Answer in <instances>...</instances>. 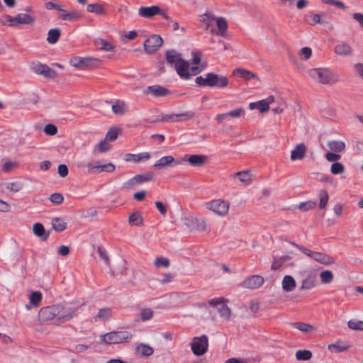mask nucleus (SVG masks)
<instances>
[{"label":"nucleus","instance_id":"49","mask_svg":"<svg viewBox=\"0 0 363 363\" xmlns=\"http://www.w3.org/2000/svg\"><path fill=\"white\" fill-rule=\"evenodd\" d=\"M154 264L157 268H167L170 265L169 259L163 257H157L154 261Z\"/></svg>","mask_w":363,"mask_h":363},{"label":"nucleus","instance_id":"15","mask_svg":"<svg viewBox=\"0 0 363 363\" xmlns=\"http://www.w3.org/2000/svg\"><path fill=\"white\" fill-rule=\"evenodd\" d=\"M194 113L191 111H188L183 113L179 114H170V115H164L162 116L160 121L164 122H177L180 121L189 120L193 118Z\"/></svg>","mask_w":363,"mask_h":363},{"label":"nucleus","instance_id":"37","mask_svg":"<svg viewBox=\"0 0 363 363\" xmlns=\"http://www.w3.org/2000/svg\"><path fill=\"white\" fill-rule=\"evenodd\" d=\"M328 146L331 151L340 152L345 148V143L341 140H330L328 143Z\"/></svg>","mask_w":363,"mask_h":363},{"label":"nucleus","instance_id":"21","mask_svg":"<svg viewBox=\"0 0 363 363\" xmlns=\"http://www.w3.org/2000/svg\"><path fill=\"white\" fill-rule=\"evenodd\" d=\"M216 23L218 30H216L214 28L211 29L212 34L219 35L223 37L225 36L226 30L228 29V23L226 20L223 17L216 18Z\"/></svg>","mask_w":363,"mask_h":363},{"label":"nucleus","instance_id":"45","mask_svg":"<svg viewBox=\"0 0 363 363\" xmlns=\"http://www.w3.org/2000/svg\"><path fill=\"white\" fill-rule=\"evenodd\" d=\"M210 306L216 308L218 311H221L223 308L227 307L228 306L225 303L224 299L221 297L212 298L208 301Z\"/></svg>","mask_w":363,"mask_h":363},{"label":"nucleus","instance_id":"25","mask_svg":"<svg viewBox=\"0 0 363 363\" xmlns=\"http://www.w3.org/2000/svg\"><path fill=\"white\" fill-rule=\"evenodd\" d=\"M233 74L240 77L246 81L252 79H258L257 74H255L254 72L241 67L235 69L233 72Z\"/></svg>","mask_w":363,"mask_h":363},{"label":"nucleus","instance_id":"48","mask_svg":"<svg viewBox=\"0 0 363 363\" xmlns=\"http://www.w3.org/2000/svg\"><path fill=\"white\" fill-rule=\"evenodd\" d=\"M312 352L309 350H298L296 352V358L298 361H306L311 359Z\"/></svg>","mask_w":363,"mask_h":363},{"label":"nucleus","instance_id":"33","mask_svg":"<svg viewBox=\"0 0 363 363\" xmlns=\"http://www.w3.org/2000/svg\"><path fill=\"white\" fill-rule=\"evenodd\" d=\"M207 158V156L202 155H191L188 158V162L194 167H201L206 163Z\"/></svg>","mask_w":363,"mask_h":363},{"label":"nucleus","instance_id":"28","mask_svg":"<svg viewBox=\"0 0 363 363\" xmlns=\"http://www.w3.org/2000/svg\"><path fill=\"white\" fill-rule=\"evenodd\" d=\"M96 60L93 58H82V57H74L70 60V65L72 67H77L79 69H84L90 65V62Z\"/></svg>","mask_w":363,"mask_h":363},{"label":"nucleus","instance_id":"61","mask_svg":"<svg viewBox=\"0 0 363 363\" xmlns=\"http://www.w3.org/2000/svg\"><path fill=\"white\" fill-rule=\"evenodd\" d=\"M44 131L48 135H54L57 133V128L53 124H48L44 128Z\"/></svg>","mask_w":363,"mask_h":363},{"label":"nucleus","instance_id":"58","mask_svg":"<svg viewBox=\"0 0 363 363\" xmlns=\"http://www.w3.org/2000/svg\"><path fill=\"white\" fill-rule=\"evenodd\" d=\"M6 188L10 191L17 192L23 188V184L21 182H11L7 184Z\"/></svg>","mask_w":363,"mask_h":363},{"label":"nucleus","instance_id":"27","mask_svg":"<svg viewBox=\"0 0 363 363\" xmlns=\"http://www.w3.org/2000/svg\"><path fill=\"white\" fill-rule=\"evenodd\" d=\"M281 286L284 291L291 292L296 287V283L292 276L286 275L282 279Z\"/></svg>","mask_w":363,"mask_h":363},{"label":"nucleus","instance_id":"29","mask_svg":"<svg viewBox=\"0 0 363 363\" xmlns=\"http://www.w3.org/2000/svg\"><path fill=\"white\" fill-rule=\"evenodd\" d=\"M135 350L137 353L143 357H150L154 352V350L152 347L144 343H139L136 345Z\"/></svg>","mask_w":363,"mask_h":363},{"label":"nucleus","instance_id":"20","mask_svg":"<svg viewBox=\"0 0 363 363\" xmlns=\"http://www.w3.org/2000/svg\"><path fill=\"white\" fill-rule=\"evenodd\" d=\"M306 150L307 148L304 143L297 144L291 152V160L295 161L303 159Z\"/></svg>","mask_w":363,"mask_h":363},{"label":"nucleus","instance_id":"10","mask_svg":"<svg viewBox=\"0 0 363 363\" xmlns=\"http://www.w3.org/2000/svg\"><path fill=\"white\" fill-rule=\"evenodd\" d=\"M30 69L34 73L43 75L46 78L54 79L57 76V73L55 70L52 69L47 65L39 62H32Z\"/></svg>","mask_w":363,"mask_h":363},{"label":"nucleus","instance_id":"52","mask_svg":"<svg viewBox=\"0 0 363 363\" xmlns=\"http://www.w3.org/2000/svg\"><path fill=\"white\" fill-rule=\"evenodd\" d=\"M119 132H120V130L118 128H111L107 132L106 137H105V140H106L107 141H113V140H116Z\"/></svg>","mask_w":363,"mask_h":363},{"label":"nucleus","instance_id":"11","mask_svg":"<svg viewBox=\"0 0 363 363\" xmlns=\"http://www.w3.org/2000/svg\"><path fill=\"white\" fill-rule=\"evenodd\" d=\"M162 42L160 36L152 35L144 42V48L147 53L152 54L161 47Z\"/></svg>","mask_w":363,"mask_h":363},{"label":"nucleus","instance_id":"47","mask_svg":"<svg viewBox=\"0 0 363 363\" xmlns=\"http://www.w3.org/2000/svg\"><path fill=\"white\" fill-rule=\"evenodd\" d=\"M86 10L88 12L94 13L96 14H104L105 13L102 5L97 3L88 4Z\"/></svg>","mask_w":363,"mask_h":363},{"label":"nucleus","instance_id":"32","mask_svg":"<svg viewBox=\"0 0 363 363\" xmlns=\"http://www.w3.org/2000/svg\"><path fill=\"white\" fill-rule=\"evenodd\" d=\"M112 315V309L111 308H104L99 311L94 319L95 322L106 321Z\"/></svg>","mask_w":363,"mask_h":363},{"label":"nucleus","instance_id":"57","mask_svg":"<svg viewBox=\"0 0 363 363\" xmlns=\"http://www.w3.org/2000/svg\"><path fill=\"white\" fill-rule=\"evenodd\" d=\"M245 113V110L242 108H238L228 112V117L233 118H238Z\"/></svg>","mask_w":363,"mask_h":363},{"label":"nucleus","instance_id":"40","mask_svg":"<svg viewBox=\"0 0 363 363\" xmlns=\"http://www.w3.org/2000/svg\"><path fill=\"white\" fill-rule=\"evenodd\" d=\"M52 226L56 232H62L66 229L67 223L63 218H55L52 220Z\"/></svg>","mask_w":363,"mask_h":363},{"label":"nucleus","instance_id":"42","mask_svg":"<svg viewBox=\"0 0 363 363\" xmlns=\"http://www.w3.org/2000/svg\"><path fill=\"white\" fill-rule=\"evenodd\" d=\"M319 276L320 281L323 284H330L334 279L333 273L330 270L322 271Z\"/></svg>","mask_w":363,"mask_h":363},{"label":"nucleus","instance_id":"38","mask_svg":"<svg viewBox=\"0 0 363 363\" xmlns=\"http://www.w3.org/2000/svg\"><path fill=\"white\" fill-rule=\"evenodd\" d=\"M274 101V97L273 96H270L265 99L261 100L258 101V110L261 113H264L267 111L269 108V105Z\"/></svg>","mask_w":363,"mask_h":363},{"label":"nucleus","instance_id":"36","mask_svg":"<svg viewBox=\"0 0 363 363\" xmlns=\"http://www.w3.org/2000/svg\"><path fill=\"white\" fill-rule=\"evenodd\" d=\"M350 347L345 342L337 341L328 345V350L332 352H341L347 350Z\"/></svg>","mask_w":363,"mask_h":363},{"label":"nucleus","instance_id":"4","mask_svg":"<svg viewBox=\"0 0 363 363\" xmlns=\"http://www.w3.org/2000/svg\"><path fill=\"white\" fill-rule=\"evenodd\" d=\"M196 83L202 86L225 88L228 85V79L224 75L214 72L207 73L205 77L199 76L195 79Z\"/></svg>","mask_w":363,"mask_h":363},{"label":"nucleus","instance_id":"35","mask_svg":"<svg viewBox=\"0 0 363 363\" xmlns=\"http://www.w3.org/2000/svg\"><path fill=\"white\" fill-rule=\"evenodd\" d=\"M292 326L296 329H298V330L306 333H313L316 330L313 325L301 322L294 323H292Z\"/></svg>","mask_w":363,"mask_h":363},{"label":"nucleus","instance_id":"17","mask_svg":"<svg viewBox=\"0 0 363 363\" xmlns=\"http://www.w3.org/2000/svg\"><path fill=\"white\" fill-rule=\"evenodd\" d=\"M143 94L145 95L150 94L155 97H161L168 95L169 91L160 85H152L147 86V88L143 91Z\"/></svg>","mask_w":363,"mask_h":363},{"label":"nucleus","instance_id":"3","mask_svg":"<svg viewBox=\"0 0 363 363\" xmlns=\"http://www.w3.org/2000/svg\"><path fill=\"white\" fill-rule=\"evenodd\" d=\"M308 74L315 82L321 84H334L339 82V76L327 67L310 69Z\"/></svg>","mask_w":363,"mask_h":363},{"label":"nucleus","instance_id":"1","mask_svg":"<svg viewBox=\"0 0 363 363\" xmlns=\"http://www.w3.org/2000/svg\"><path fill=\"white\" fill-rule=\"evenodd\" d=\"M191 65L187 61L181 58L180 54L174 50L166 52V60L169 64H174L176 71L183 79H189L191 75H196L201 72L206 65L201 64V54L198 52H192Z\"/></svg>","mask_w":363,"mask_h":363},{"label":"nucleus","instance_id":"50","mask_svg":"<svg viewBox=\"0 0 363 363\" xmlns=\"http://www.w3.org/2000/svg\"><path fill=\"white\" fill-rule=\"evenodd\" d=\"M0 22L4 26L16 27L14 16H11L9 15L1 16H0Z\"/></svg>","mask_w":363,"mask_h":363},{"label":"nucleus","instance_id":"63","mask_svg":"<svg viewBox=\"0 0 363 363\" xmlns=\"http://www.w3.org/2000/svg\"><path fill=\"white\" fill-rule=\"evenodd\" d=\"M220 317L224 320H228L230 318L231 312L228 306L223 308L221 311H218Z\"/></svg>","mask_w":363,"mask_h":363},{"label":"nucleus","instance_id":"60","mask_svg":"<svg viewBox=\"0 0 363 363\" xmlns=\"http://www.w3.org/2000/svg\"><path fill=\"white\" fill-rule=\"evenodd\" d=\"M50 201L55 204H60L64 201L63 196L60 193H55L50 196Z\"/></svg>","mask_w":363,"mask_h":363},{"label":"nucleus","instance_id":"56","mask_svg":"<svg viewBox=\"0 0 363 363\" xmlns=\"http://www.w3.org/2000/svg\"><path fill=\"white\" fill-rule=\"evenodd\" d=\"M347 325L352 330L363 331V321L351 320L348 321Z\"/></svg>","mask_w":363,"mask_h":363},{"label":"nucleus","instance_id":"8","mask_svg":"<svg viewBox=\"0 0 363 363\" xmlns=\"http://www.w3.org/2000/svg\"><path fill=\"white\" fill-rule=\"evenodd\" d=\"M204 206L206 209L213 211L218 216H225L229 211L230 204L228 201L222 199H214L206 202Z\"/></svg>","mask_w":363,"mask_h":363},{"label":"nucleus","instance_id":"14","mask_svg":"<svg viewBox=\"0 0 363 363\" xmlns=\"http://www.w3.org/2000/svg\"><path fill=\"white\" fill-rule=\"evenodd\" d=\"M264 282V279L262 276L252 275L246 278L241 286L244 288L250 289H255L260 287Z\"/></svg>","mask_w":363,"mask_h":363},{"label":"nucleus","instance_id":"16","mask_svg":"<svg viewBox=\"0 0 363 363\" xmlns=\"http://www.w3.org/2000/svg\"><path fill=\"white\" fill-rule=\"evenodd\" d=\"M317 284V275L314 272H308L301 281V290H310Z\"/></svg>","mask_w":363,"mask_h":363},{"label":"nucleus","instance_id":"43","mask_svg":"<svg viewBox=\"0 0 363 363\" xmlns=\"http://www.w3.org/2000/svg\"><path fill=\"white\" fill-rule=\"evenodd\" d=\"M28 298L30 305L38 307L42 301V294L38 291H33Z\"/></svg>","mask_w":363,"mask_h":363},{"label":"nucleus","instance_id":"31","mask_svg":"<svg viewBox=\"0 0 363 363\" xmlns=\"http://www.w3.org/2000/svg\"><path fill=\"white\" fill-rule=\"evenodd\" d=\"M33 233L38 238H40L41 240L45 241L48 236L49 233H45V230L44 226L40 223H36L33 226Z\"/></svg>","mask_w":363,"mask_h":363},{"label":"nucleus","instance_id":"2","mask_svg":"<svg viewBox=\"0 0 363 363\" xmlns=\"http://www.w3.org/2000/svg\"><path fill=\"white\" fill-rule=\"evenodd\" d=\"M78 306L72 303L43 307L38 312L40 321H48L57 316V323L67 322L77 315Z\"/></svg>","mask_w":363,"mask_h":363},{"label":"nucleus","instance_id":"44","mask_svg":"<svg viewBox=\"0 0 363 363\" xmlns=\"http://www.w3.org/2000/svg\"><path fill=\"white\" fill-rule=\"evenodd\" d=\"M60 36V30L58 28H52L48 31L47 40L50 44H55Z\"/></svg>","mask_w":363,"mask_h":363},{"label":"nucleus","instance_id":"30","mask_svg":"<svg viewBox=\"0 0 363 363\" xmlns=\"http://www.w3.org/2000/svg\"><path fill=\"white\" fill-rule=\"evenodd\" d=\"M190 227L192 230L202 232L207 229V222L203 218H194L191 220Z\"/></svg>","mask_w":363,"mask_h":363},{"label":"nucleus","instance_id":"53","mask_svg":"<svg viewBox=\"0 0 363 363\" xmlns=\"http://www.w3.org/2000/svg\"><path fill=\"white\" fill-rule=\"evenodd\" d=\"M319 197H320V203L319 207L320 208L323 209L325 208L328 201V194L326 191L321 190L319 193Z\"/></svg>","mask_w":363,"mask_h":363},{"label":"nucleus","instance_id":"22","mask_svg":"<svg viewBox=\"0 0 363 363\" xmlns=\"http://www.w3.org/2000/svg\"><path fill=\"white\" fill-rule=\"evenodd\" d=\"M335 52L340 56H350L352 55V49L350 44L345 42H340L335 46Z\"/></svg>","mask_w":363,"mask_h":363},{"label":"nucleus","instance_id":"13","mask_svg":"<svg viewBox=\"0 0 363 363\" xmlns=\"http://www.w3.org/2000/svg\"><path fill=\"white\" fill-rule=\"evenodd\" d=\"M88 171L90 173H99L101 172H113L115 170V166L112 163L101 164L99 162L89 163L87 164Z\"/></svg>","mask_w":363,"mask_h":363},{"label":"nucleus","instance_id":"26","mask_svg":"<svg viewBox=\"0 0 363 363\" xmlns=\"http://www.w3.org/2000/svg\"><path fill=\"white\" fill-rule=\"evenodd\" d=\"M14 19L16 21V27L19 24L33 25L35 21L34 17L27 13L17 14L14 16Z\"/></svg>","mask_w":363,"mask_h":363},{"label":"nucleus","instance_id":"41","mask_svg":"<svg viewBox=\"0 0 363 363\" xmlns=\"http://www.w3.org/2000/svg\"><path fill=\"white\" fill-rule=\"evenodd\" d=\"M95 43L100 50L105 52H111L114 50V46L104 39H98L96 40Z\"/></svg>","mask_w":363,"mask_h":363},{"label":"nucleus","instance_id":"51","mask_svg":"<svg viewBox=\"0 0 363 363\" xmlns=\"http://www.w3.org/2000/svg\"><path fill=\"white\" fill-rule=\"evenodd\" d=\"M138 184H140L142 183L150 182L153 178V173L151 172H145L142 174H138L135 176Z\"/></svg>","mask_w":363,"mask_h":363},{"label":"nucleus","instance_id":"64","mask_svg":"<svg viewBox=\"0 0 363 363\" xmlns=\"http://www.w3.org/2000/svg\"><path fill=\"white\" fill-rule=\"evenodd\" d=\"M315 206V202L308 201L300 203V205L298 206V208L301 210L307 211L313 208Z\"/></svg>","mask_w":363,"mask_h":363},{"label":"nucleus","instance_id":"9","mask_svg":"<svg viewBox=\"0 0 363 363\" xmlns=\"http://www.w3.org/2000/svg\"><path fill=\"white\" fill-rule=\"evenodd\" d=\"M138 15L143 18H151L156 15H161L165 19H169V16L162 9L156 5L151 6H141L138 9Z\"/></svg>","mask_w":363,"mask_h":363},{"label":"nucleus","instance_id":"59","mask_svg":"<svg viewBox=\"0 0 363 363\" xmlns=\"http://www.w3.org/2000/svg\"><path fill=\"white\" fill-rule=\"evenodd\" d=\"M299 55L303 57V60H308L311 57L312 50L308 47H304L301 49Z\"/></svg>","mask_w":363,"mask_h":363},{"label":"nucleus","instance_id":"39","mask_svg":"<svg viewBox=\"0 0 363 363\" xmlns=\"http://www.w3.org/2000/svg\"><path fill=\"white\" fill-rule=\"evenodd\" d=\"M128 223L130 225L141 226L143 225V218L140 213L135 212L130 215Z\"/></svg>","mask_w":363,"mask_h":363},{"label":"nucleus","instance_id":"23","mask_svg":"<svg viewBox=\"0 0 363 363\" xmlns=\"http://www.w3.org/2000/svg\"><path fill=\"white\" fill-rule=\"evenodd\" d=\"M60 11L61 13L59 18L63 21H74L82 17V14L76 10L67 11L62 7V10H60Z\"/></svg>","mask_w":363,"mask_h":363},{"label":"nucleus","instance_id":"12","mask_svg":"<svg viewBox=\"0 0 363 363\" xmlns=\"http://www.w3.org/2000/svg\"><path fill=\"white\" fill-rule=\"evenodd\" d=\"M230 179L235 183L240 182L245 186L249 185L252 180V173L248 170L240 171L230 176Z\"/></svg>","mask_w":363,"mask_h":363},{"label":"nucleus","instance_id":"7","mask_svg":"<svg viewBox=\"0 0 363 363\" xmlns=\"http://www.w3.org/2000/svg\"><path fill=\"white\" fill-rule=\"evenodd\" d=\"M191 350L196 356L203 355L208 349V338L206 335L194 337L190 343Z\"/></svg>","mask_w":363,"mask_h":363},{"label":"nucleus","instance_id":"55","mask_svg":"<svg viewBox=\"0 0 363 363\" xmlns=\"http://www.w3.org/2000/svg\"><path fill=\"white\" fill-rule=\"evenodd\" d=\"M345 171L344 165L340 162H335L331 165V172L333 174H340Z\"/></svg>","mask_w":363,"mask_h":363},{"label":"nucleus","instance_id":"46","mask_svg":"<svg viewBox=\"0 0 363 363\" xmlns=\"http://www.w3.org/2000/svg\"><path fill=\"white\" fill-rule=\"evenodd\" d=\"M154 315V311L149 308H141L140 310V318L142 321L150 320Z\"/></svg>","mask_w":363,"mask_h":363},{"label":"nucleus","instance_id":"18","mask_svg":"<svg viewBox=\"0 0 363 363\" xmlns=\"http://www.w3.org/2000/svg\"><path fill=\"white\" fill-rule=\"evenodd\" d=\"M150 158V154L147 152L139 154L127 153L124 155V160L128 162L140 163L147 161Z\"/></svg>","mask_w":363,"mask_h":363},{"label":"nucleus","instance_id":"54","mask_svg":"<svg viewBox=\"0 0 363 363\" xmlns=\"http://www.w3.org/2000/svg\"><path fill=\"white\" fill-rule=\"evenodd\" d=\"M139 185L135 177L130 179L122 184V189H133L136 186Z\"/></svg>","mask_w":363,"mask_h":363},{"label":"nucleus","instance_id":"62","mask_svg":"<svg viewBox=\"0 0 363 363\" xmlns=\"http://www.w3.org/2000/svg\"><path fill=\"white\" fill-rule=\"evenodd\" d=\"M97 252L101 259H102L105 262L106 264L108 266L110 264V260L106 251L102 247H99L97 249Z\"/></svg>","mask_w":363,"mask_h":363},{"label":"nucleus","instance_id":"5","mask_svg":"<svg viewBox=\"0 0 363 363\" xmlns=\"http://www.w3.org/2000/svg\"><path fill=\"white\" fill-rule=\"evenodd\" d=\"M132 337L128 331H112L101 335V340L106 344H120L129 342Z\"/></svg>","mask_w":363,"mask_h":363},{"label":"nucleus","instance_id":"19","mask_svg":"<svg viewBox=\"0 0 363 363\" xmlns=\"http://www.w3.org/2000/svg\"><path fill=\"white\" fill-rule=\"evenodd\" d=\"M179 164H180V162L176 160L173 156L167 155L157 160L153 164V167L155 168H162L166 166H177Z\"/></svg>","mask_w":363,"mask_h":363},{"label":"nucleus","instance_id":"24","mask_svg":"<svg viewBox=\"0 0 363 363\" xmlns=\"http://www.w3.org/2000/svg\"><path fill=\"white\" fill-rule=\"evenodd\" d=\"M111 109L115 114L123 116L128 112V106L124 101L117 99L112 104Z\"/></svg>","mask_w":363,"mask_h":363},{"label":"nucleus","instance_id":"34","mask_svg":"<svg viewBox=\"0 0 363 363\" xmlns=\"http://www.w3.org/2000/svg\"><path fill=\"white\" fill-rule=\"evenodd\" d=\"M216 16L211 12H206L202 16L201 22L205 26L206 30H210L213 28V23L216 21Z\"/></svg>","mask_w":363,"mask_h":363},{"label":"nucleus","instance_id":"6","mask_svg":"<svg viewBox=\"0 0 363 363\" xmlns=\"http://www.w3.org/2000/svg\"><path fill=\"white\" fill-rule=\"evenodd\" d=\"M298 249L306 256L321 264L332 265L335 262V259L327 254L312 251L303 247H298Z\"/></svg>","mask_w":363,"mask_h":363}]
</instances>
